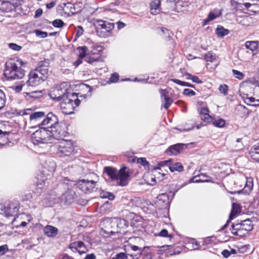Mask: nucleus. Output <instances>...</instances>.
<instances>
[{
	"label": "nucleus",
	"instance_id": "c756f323",
	"mask_svg": "<svg viewBox=\"0 0 259 259\" xmlns=\"http://www.w3.org/2000/svg\"><path fill=\"white\" fill-rule=\"evenodd\" d=\"M78 55L80 59H83L86 56L88 52H89L88 48L86 46L77 48Z\"/></svg>",
	"mask_w": 259,
	"mask_h": 259
},
{
	"label": "nucleus",
	"instance_id": "4c0bfd02",
	"mask_svg": "<svg viewBox=\"0 0 259 259\" xmlns=\"http://www.w3.org/2000/svg\"><path fill=\"white\" fill-rule=\"evenodd\" d=\"M131 248L132 250H133L134 251H136L137 253L135 254H131L130 255L131 256H134L136 257V258H138V257H137V256H140L142 252L143 251V249L141 248H139L136 245H131Z\"/></svg>",
	"mask_w": 259,
	"mask_h": 259
},
{
	"label": "nucleus",
	"instance_id": "680f3d73",
	"mask_svg": "<svg viewBox=\"0 0 259 259\" xmlns=\"http://www.w3.org/2000/svg\"><path fill=\"white\" fill-rule=\"evenodd\" d=\"M116 259H127V256L125 253H124L123 252H120V253H119L116 254Z\"/></svg>",
	"mask_w": 259,
	"mask_h": 259
},
{
	"label": "nucleus",
	"instance_id": "774afa93",
	"mask_svg": "<svg viewBox=\"0 0 259 259\" xmlns=\"http://www.w3.org/2000/svg\"><path fill=\"white\" fill-rule=\"evenodd\" d=\"M96 255L94 253L88 254L84 259H95Z\"/></svg>",
	"mask_w": 259,
	"mask_h": 259
},
{
	"label": "nucleus",
	"instance_id": "cd10ccee",
	"mask_svg": "<svg viewBox=\"0 0 259 259\" xmlns=\"http://www.w3.org/2000/svg\"><path fill=\"white\" fill-rule=\"evenodd\" d=\"M160 2L159 0H155L153 1L150 5L151 7V13L153 15L157 14V10L159 8Z\"/></svg>",
	"mask_w": 259,
	"mask_h": 259
},
{
	"label": "nucleus",
	"instance_id": "7ed1b4c3",
	"mask_svg": "<svg viewBox=\"0 0 259 259\" xmlns=\"http://www.w3.org/2000/svg\"><path fill=\"white\" fill-rule=\"evenodd\" d=\"M25 65V63L21 60H12L7 65L5 75L10 79L22 78L25 75V70L23 68Z\"/></svg>",
	"mask_w": 259,
	"mask_h": 259
},
{
	"label": "nucleus",
	"instance_id": "052dcab7",
	"mask_svg": "<svg viewBox=\"0 0 259 259\" xmlns=\"http://www.w3.org/2000/svg\"><path fill=\"white\" fill-rule=\"evenodd\" d=\"M8 250L7 245L5 244L0 246V255L5 254Z\"/></svg>",
	"mask_w": 259,
	"mask_h": 259
},
{
	"label": "nucleus",
	"instance_id": "f257e3e1",
	"mask_svg": "<svg viewBox=\"0 0 259 259\" xmlns=\"http://www.w3.org/2000/svg\"><path fill=\"white\" fill-rule=\"evenodd\" d=\"M49 67L48 61L40 62L38 66L29 73L26 85L34 87L46 80L49 76Z\"/></svg>",
	"mask_w": 259,
	"mask_h": 259
},
{
	"label": "nucleus",
	"instance_id": "603ef678",
	"mask_svg": "<svg viewBox=\"0 0 259 259\" xmlns=\"http://www.w3.org/2000/svg\"><path fill=\"white\" fill-rule=\"evenodd\" d=\"M61 7L64 11L67 10L68 9L71 10L72 8H74L73 5L70 3H63Z\"/></svg>",
	"mask_w": 259,
	"mask_h": 259
},
{
	"label": "nucleus",
	"instance_id": "72a5a7b5",
	"mask_svg": "<svg viewBox=\"0 0 259 259\" xmlns=\"http://www.w3.org/2000/svg\"><path fill=\"white\" fill-rule=\"evenodd\" d=\"M134 161H136L138 163L141 164L142 165L144 166L145 167L149 166V162L147 161L146 158L144 157H140V158H135L133 159Z\"/></svg>",
	"mask_w": 259,
	"mask_h": 259
},
{
	"label": "nucleus",
	"instance_id": "5701e85b",
	"mask_svg": "<svg viewBox=\"0 0 259 259\" xmlns=\"http://www.w3.org/2000/svg\"><path fill=\"white\" fill-rule=\"evenodd\" d=\"M1 4L0 6V11L4 12H8L11 11L13 9L12 5L6 0H0Z\"/></svg>",
	"mask_w": 259,
	"mask_h": 259
},
{
	"label": "nucleus",
	"instance_id": "de8ad7c7",
	"mask_svg": "<svg viewBox=\"0 0 259 259\" xmlns=\"http://www.w3.org/2000/svg\"><path fill=\"white\" fill-rule=\"evenodd\" d=\"M183 94L186 96L192 97L195 95V92L189 89H185L183 91Z\"/></svg>",
	"mask_w": 259,
	"mask_h": 259
},
{
	"label": "nucleus",
	"instance_id": "423d86ee",
	"mask_svg": "<svg viewBox=\"0 0 259 259\" xmlns=\"http://www.w3.org/2000/svg\"><path fill=\"white\" fill-rule=\"evenodd\" d=\"M77 95L75 93L68 94V96L61 101L60 107L62 112L65 114L73 113L74 109L80 104V100L77 99Z\"/></svg>",
	"mask_w": 259,
	"mask_h": 259
},
{
	"label": "nucleus",
	"instance_id": "dca6fc26",
	"mask_svg": "<svg viewBox=\"0 0 259 259\" xmlns=\"http://www.w3.org/2000/svg\"><path fill=\"white\" fill-rule=\"evenodd\" d=\"M242 180L243 183H245V185L243 189L239 191L238 193H240L242 192L245 194H249L253 188V179L251 178H242Z\"/></svg>",
	"mask_w": 259,
	"mask_h": 259
},
{
	"label": "nucleus",
	"instance_id": "69168bd1",
	"mask_svg": "<svg viewBox=\"0 0 259 259\" xmlns=\"http://www.w3.org/2000/svg\"><path fill=\"white\" fill-rule=\"evenodd\" d=\"M209 109H208V108L202 107V108H201L200 111V116H201L202 115H204L206 114L209 113Z\"/></svg>",
	"mask_w": 259,
	"mask_h": 259
},
{
	"label": "nucleus",
	"instance_id": "393cba45",
	"mask_svg": "<svg viewBox=\"0 0 259 259\" xmlns=\"http://www.w3.org/2000/svg\"><path fill=\"white\" fill-rule=\"evenodd\" d=\"M259 146H253L250 149L249 155L251 158L256 162H259Z\"/></svg>",
	"mask_w": 259,
	"mask_h": 259
},
{
	"label": "nucleus",
	"instance_id": "1a4fd4ad",
	"mask_svg": "<svg viewBox=\"0 0 259 259\" xmlns=\"http://www.w3.org/2000/svg\"><path fill=\"white\" fill-rule=\"evenodd\" d=\"M96 182L93 180H88L82 179L78 181L77 183L74 181H70L67 178L64 180V186L66 185L67 187H72L77 185L79 189L82 192L88 193L93 191L96 186Z\"/></svg>",
	"mask_w": 259,
	"mask_h": 259
},
{
	"label": "nucleus",
	"instance_id": "6e6d98bb",
	"mask_svg": "<svg viewBox=\"0 0 259 259\" xmlns=\"http://www.w3.org/2000/svg\"><path fill=\"white\" fill-rule=\"evenodd\" d=\"M32 112L31 109H25L24 110H21L19 111L18 114L20 115H30V112Z\"/></svg>",
	"mask_w": 259,
	"mask_h": 259
},
{
	"label": "nucleus",
	"instance_id": "bb28decb",
	"mask_svg": "<svg viewBox=\"0 0 259 259\" xmlns=\"http://www.w3.org/2000/svg\"><path fill=\"white\" fill-rule=\"evenodd\" d=\"M215 33L218 36L222 37L228 34L229 31L224 28L223 26L219 25L215 30Z\"/></svg>",
	"mask_w": 259,
	"mask_h": 259
},
{
	"label": "nucleus",
	"instance_id": "864d4df0",
	"mask_svg": "<svg viewBox=\"0 0 259 259\" xmlns=\"http://www.w3.org/2000/svg\"><path fill=\"white\" fill-rule=\"evenodd\" d=\"M201 118L205 122H209L212 121V117L209 114V113L206 114L204 115H202L201 116Z\"/></svg>",
	"mask_w": 259,
	"mask_h": 259
},
{
	"label": "nucleus",
	"instance_id": "c9c22d12",
	"mask_svg": "<svg viewBox=\"0 0 259 259\" xmlns=\"http://www.w3.org/2000/svg\"><path fill=\"white\" fill-rule=\"evenodd\" d=\"M161 31L163 33V35H164V37L166 39H167V40H169L170 38H171V36L172 35V33L171 31L169 30L161 27L160 28Z\"/></svg>",
	"mask_w": 259,
	"mask_h": 259
},
{
	"label": "nucleus",
	"instance_id": "20e7f679",
	"mask_svg": "<svg viewBox=\"0 0 259 259\" xmlns=\"http://www.w3.org/2000/svg\"><path fill=\"white\" fill-rule=\"evenodd\" d=\"M105 171L112 180L117 181V183L121 186H126L128 184L130 177V169L123 166L118 171L110 167H105Z\"/></svg>",
	"mask_w": 259,
	"mask_h": 259
},
{
	"label": "nucleus",
	"instance_id": "aec40b11",
	"mask_svg": "<svg viewBox=\"0 0 259 259\" xmlns=\"http://www.w3.org/2000/svg\"><path fill=\"white\" fill-rule=\"evenodd\" d=\"M221 15V12L220 10L215 9L211 11L209 13L208 17L204 20V25H206L208 22L219 17Z\"/></svg>",
	"mask_w": 259,
	"mask_h": 259
},
{
	"label": "nucleus",
	"instance_id": "58836bf2",
	"mask_svg": "<svg viewBox=\"0 0 259 259\" xmlns=\"http://www.w3.org/2000/svg\"><path fill=\"white\" fill-rule=\"evenodd\" d=\"M6 96L4 92L0 90V110L2 109L5 106Z\"/></svg>",
	"mask_w": 259,
	"mask_h": 259
},
{
	"label": "nucleus",
	"instance_id": "bf43d9fd",
	"mask_svg": "<svg viewBox=\"0 0 259 259\" xmlns=\"http://www.w3.org/2000/svg\"><path fill=\"white\" fill-rule=\"evenodd\" d=\"M9 47L11 49L15 51H20L22 48L21 46L13 43L10 44Z\"/></svg>",
	"mask_w": 259,
	"mask_h": 259
},
{
	"label": "nucleus",
	"instance_id": "c03bdc74",
	"mask_svg": "<svg viewBox=\"0 0 259 259\" xmlns=\"http://www.w3.org/2000/svg\"><path fill=\"white\" fill-rule=\"evenodd\" d=\"M52 24L55 27L61 28L63 26L64 23L61 19H56L52 22Z\"/></svg>",
	"mask_w": 259,
	"mask_h": 259
},
{
	"label": "nucleus",
	"instance_id": "0eeeda50",
	"mask_svg": "<svg viewBox=\"0 0 259 259\" xmlns=\"http://www.w3.org/2000/svg\"><path fill=\"white\" fill-rule=\"evenodd\" d=\"M48 127H40L35 131L31 136L32 143L34 145L51 143V138Z\"/></svg>",
	"mask_w": 259,
	"mask_h": 259
},
{
	"label": "nucleus",
	"instance_id": "49530a36",
	"mask_svg": "<svg viewBox=\"0 0 259 259\" xmlns=\"http://www.w3.org/2000/svg\"><path fill=\"white\" fill-rule=\"evenodd\" d=\"M119 79V75L117 73H113L110 79H109V82L111 83H114L118 81Z\"/></svg>",
	"mask_w": 259,
	"mask_h": 259
},
{
	"label": "nucleus",
	"instance_id": "a19ab883",
	"mask_svg": "<svg viewBox=\"0 0 259 259\" xmlns=\"http://www.w3.org/2000/svg\"><path fill=\"white\" fill-rule=\"evenodd\" d=\"M213 124L216 127H223L225 124V121L222 118H219L214 120Z\"/></svg>",
	"mask_w": 259,
	"mask_h": 259
},
{
	"label": "nucleus",
	"instance_id": "2eb2a0df",
	"mask_svg": "<svg viewBox=\"0 0 259 259\" xmlns=\"http://www.w3.org/2000/svg\"><path fill=\"white\" fill-rule=\"evenodd\" d=\"M231 231L234 235L239 236L240 237H243L246 234V232L243 229L241 222L235 224H232L231 225Z\"/></svg>",
	"mask_w": 259,
	"mask_h": 259
},
{
	"label": "nucleus",
	"instance_id": "7c9ffc66",
	"mask_svg": "<svg viewBox=\"0 0 259 259\" xmlns=\"http://www.w3.org/2000/svg\"><path fill=\"white\" fill-rule=\"evenodd\" d=\"M157 199L160 200H164V205H162L163 207H167L170 202L169 197L166 193L159 194L157 197Z\"/></svg>",
	"mask_w": 259,
	"mask_h": 259
},
{
	"label": "nucleus",
	"instance_id": "5fc2aeb1",
	"mask_svg": "<svg viewBox=\"0 0 259 259\" xmlns=\"http://www.w3.org/2000/svg\"><path fill=\"white\" fill-rule=\"evenodd\" d=\"M99 60L98 58H93L91 57L87 56L85 58L87 62L90 64H93L94 62H97Z\"/></svg>",
	"mask_w": 259,
	"mask_h": 259
},
{
	"label": "nucleus",
	"instance_id": "f03ea898",
	"mask_svg": "<svg viewBox=\"0 0 259 259\" xmlns=\"http://www.w3.org/2000/svg\"><path fill=\"white\" fill-rule=\"evenodd\" d=\"M30 122L33 127H46L51 126L57 122V116L52 112L45 116V113L41 111L30 112Z\"/></svg>",
	"mask_w": 259,
	"mask_h": 259
},
{
	"label": "nucleus",
	"instance_id": "a211bd4d",
	"mask_svg": "<svg viewBox=\"0 0 259 259\" xmlns=\"http://www.w3.org/2000/svg\"><path fill=\"white\" fill-rule=\"evenodd\" d=\"M58 229L54 226L48 225L44 230L45 235L49 237H54L58 234Z\"/></svg>",
	"mask_w": 259,
	"mask_h": 259
},
{
	"label": "nucleus",
	"instance_id": "13d9d810",
	"mask_svg": "<svg viewBox=\"0 0 259 259\" xmlns=\"http://www.w3.org/2000/svg\"><path fill=\"white\" fill-rule=\"evenodd\" d=\"M253 95L256 98H259V83H257V84L254 88Z\"/></svg>",
	"mask_w": 259,
	"mask_h": 259
},
{
	"label": "nucleus",
	"instance_id": "79ce46f5",
	"mask_svg": "<svg viewBox=\"0 0 259 259\" xmlns=\"http://www.w3.org/2000/svg\"><path fill=\"white\" fill-rule=\"evenodd\" d=\"M232 72L235 77L238 78L239 80H241L244 78V76L243 74L237 70L233 69Z\"/></svg>",
	"mask_w": 259,
	"mask_h": 259
},
{
	"label": "nucleus",
	"instance_id": "9d476101",
	"mask_svg": "<svg viewBox=\"0 0 259 259\" xmlns=\"http://www.w3.org/2000/svg\"><path fill=\"white\" fill-rule=\"evenodd\" d=\"M97 35L101 37H108L111 35L114 28V23L102 20H97L95 24Z\"/></svg>",
	"mask_w": 259,
	"mask_h": 259
},
{
	"label": "nucleus",
	"instance_id": "6e6552de",
	"mask_svg": "<svg viewBox=\"0 0 259 259\" xmlns=\"http://www.w3.org/2000/svg\"><path fill=\"white\" fill-rule=\"evenodd\" d=\"M47 127L49 130V133H50V135L51 136V140L52 139L62 140L66 137L67 134V127L65 124L59 122L58 118L56 123Z\"/></svg>",
	"mask_w": 259,
	"mask_h": 259
},
{
	"label": "nucleus",
	"instance_id": "39448f33",
	"mask_svg": "<svg viewBox=\"0 0 259 259\" xmlns=\"http://www.w3.org/2000/svg\"><path fill=\"white\" fill-rule=\"evenodd\" d=\"M71 91L69 83L64 82L53 88L49 93V96L53 100L61 101L68 97V94H72Z\"/></svg>",
	"mask_w": 259,
	"mask_h": 259
},
{
	"label": "nucleus",
	"instance_id": "0e129e2a",
	"mask_svg": "<svg viewBox=\"0 0 259 259\" xmlns=\"http://www.w3.org/2000/svg\"><path fill=\"white\" fill-rule=\"evenodd\" d=\"M50 162V166H49L48 167V170L49 171H54L55 170V168H56V164L54 162V161H49Z\"/></svg>",
	"mask_w": 259,
	"mask_h": 259
},
{
	"label": "nucleus",
	"instance_id": "a878e982",
	"mask_svg": "<svg viewBox=\"0 0 259 259\" xmlns=\"http://www.w3.org/2000/svg\"><path fill=\"white\" fill-rule=\"evenodd\" d=\"M243 229L246 231V234L253 229V225L250 220H245L241 222Z\"/></svg>",
	"mask_w": 259,
	"mask_h": 259
},
{
	"label": "nucleus",
	"instance_id": "338daca9",
	"mask_svg": "<svg viewBox=\"0 0 259 259\" xmlns=\"http://www.w3.org/2000/svg\"><path fill=\"white\" fill-rule=\"evenodd\" d=\"M222 254L224 256V257L227 258L231 255V253L228 250L225 249L222 251Z\"/></svg>",
	"mask_w": 259,
	"mask_h": 259
},
{
	"label": "nucleus",
	"instance_id": "4468645a",
	"mask_svg": "<svg viewBox=\"0 0 259 259\" xmlns=\"http://www.w3.org/2000/svg\"><path fill=\"white\" fill-rule=\"evenodd\" d=\"M169 3H175L176 11L179 12H182L186 10L189 5L188 0H167Z\"/></svg>",
	"mask_w": 259,
	"mask_h": 259
},
{
	"label": "nucleus",
	"instance_id": "f8f14e48",
	"mask_svg": "<svg viewBox=\"0 0 259 259\" xmlns=\"http://www.w3.org/2000/svg\"><path fill=\"white\" fill-rule=\"evenodd\" d=\"M57 153L60 156H69L74 151V147L70 141L63 140L57 146Z\"/></svg>",
	"mask_w": 259,
	"mask_h": 259
},
{
	"label": "nucleus",
	"instance_id": "ea45409f",
	"mask_svg": "<svg viewBox=\"0 0 259 259\" xmlns=\"http://www.w3.org/2000/svg\"><path fill=\"white\" fill-rule=\"evenodd\" d=\"M100 196L102 198H108L109 200H113L114 198V195L110 192H102L100 193Z\"/></svg>",
	"mask_w": 259,
	"mask_h": 259
},
{
	"label": "nucleus",
	"instance_id": "e2e57ef3",
	"mask_svg": "<svg viewBox=\"0 0 259 259\" xmlns=\"http://www.w3.org/2000/svg\"><path fill=\"white\" fill-rule=\"evenodd\" d=\"M255 99V98L252 97H248V96L247 95L245 99V102L247 104L251 105V104L253 103Z\"/></svg>",
	"mask_w": 259,
	"mask_h": 259
},
{
	"label": "nucleus",
	"instance_id": "ddd939ff",
	"mask_svg": "<svg viewBox=\"0 0 259 259\" xmlns=\"http://www.w3.org/2000/svg\"><path fill=\"white\" fill-rule=\"evenodd\" d=\"M75 197V192L68 188L67 190L62 195L61 199L65 203L70 204L74 201Z\"/></svg>",
	"mask_w": 259,
	"mask_h": 259
},
{
	"label": "nucleus",
	"instance_id": "3c124183",
	"mask_svg": "<svg viewBox=\"0 0 259 259\" xmlns=\"http://www.w3.org/2000/svg\"><path fill=\"white\" fill-rule=\"evenodd\" d=\"M199 176H196L193 177L192 179L190 180V183H200V182H209L208 180H201L200 179H197V177Z\"/></svg>",
	"mask_w": 259,
	"mask_h": 259
},
{
	"label": "nucleus",
	"instance_id": "e433bc0d",
	"mask_svg": "<svg viewBox=\"0 0 259 259\" xmlns=\"http://www.w3.org/2000/svg\"><path fill=\"white\" fill-rule=\"evenodd\" d=\"M92 50L89 52L92 54H98L102 51V48L101 46L96 44L93 45Z\"/></svg>",
	"mask_w": 259,
	"mask_h": 259
},
{
	"label": "nucleus",
	"instance_id": "a18cd8bd",
	"mask_svg": "<svg viewBox=\"0 0 259 259\" xmlns=\"http://www.w3.org/2000/svg\"><path fill=\"white\" fill-rule=\"evenodd\" d=\"M34 33L36 36L39 37L40 38H46L48 36V33L46 32L42 31L39 30H35L34 31Z\"/></svg>",
	"mask_w": 259,
	"mask_h": 259
},
{
	"label": "nucleus",
	"instance_id": "b1692460",
	"mask_svg": "<svg viewBox=\"0 0 259 259\" xmlns=\"http://www.w3.org/2000/svg\"><path fill=\"white\" fill-rule=\"evenodd\" d=\"M168 168L171 172H181L184 170V167L183 165L181 164V163L179 162L174 163L172 162V160L171 162H170V164H169Z\"/></svg>",
	"mask_w": 259,
	"mask_h": 259
},
{
	"label": "nucleus",
	"instance_id": "8fccbe9b",
	"mask_svg": "<svg viewBox=\"0 0 259 259\" xmlns=\"http://www.w3.org/2000/svg\"><path fill=\"white\" fill-rule=\"evenodd\" d=\"M219 89L221 93L226 95L227 94L228 87L227 84H222L219 87Z\"/></svg>",
	"mask_w": 259,
	"mask_h": 259
},
{
	"label": "nucleus",
	"instance_id": "f704fd0d",
	"mask_svg": "<svg viewBox=\"0 0 259 259\" xmlns=\"http://www.w3.org/2000/svg\"><path fill=\"white\" fill-rule=\"evenodd\" d=\"M171 162V159L160 161L157 164V166L154 169L155 170H156L157 169H160V167L164 166H167L168 167H169V164H170Z\"/></svg>",
	"mask_w": 259,
	"mask_h": 259
},
{
	"label": "nucleus",
	"instance_id": "09e8293b",
	"mask_svg": "<svg viewBox=\"0 0 259 259\" xmlns=\"http://www.w3.org/2000/svg\"><path fill=\"white\" fill-rule=\"evenodd\" d=\"M205 59L207 62H213L215 59V57L212 55L210 52H208L205 55Z\"/></svg>",
	"mask_w": 259,
	"mask_h": 259
},
{
	"label": "nucleus",
	"instance_id": "f3484780",
	"mask_svg": "<svg viewBox=\"0 0 259 259\" xmlns=\"http://www.w3.org/2000/svg\"><path fill=\"white\" fill-rule=\"evenodd\" d=\"M70 248L77 250L80 254L85 253L88 250L84 243L81 241H77L71 243Z\"/></svg>",
	"mask_w": 259,
	"mask_h": 259
},
{
	"label": "nucleus",
	"instance_id": "473e14b6",
	"mask_svg": "<svg viewBox=\"0 0 259 259\" xmlns=\"http://www.w3.org/2000/svg\"><path fill=\"white\" fill-rule=\"evenodd\" d=\"M27 95L31 98L37 99L42 96L43 93L42 91H32L26 93Z\"/></svg>",
	"mask_w": 259,
	"mask_h": 259
},
{
	"label": "nucleus",
	"instance_id": "4d7b16f0",
	"mask_svg": "<svg viewBox=\"0 0 259 259\" xmlns=\"http://www.w3.org/2000/svg\"><path fill=\"white\" fill-rule=\"evenodd\" d=\"M158 235L161 237H169L171 238L172 236L168 234V232L166 229L162 230L159 233Z\"/></svg>",
	"mask_w": 259,
	"mask_h": 259
},
{
	"label": "nucleus",
	"instance_id": "37998d69",
	"mask_svg": "<svg viewBox=\"0 0 259 259\" xmlns=\"http://www.w3.org/2000/svg\"><path fill=\"white\" fill-rule=\"evenodd\" d=\"M163 99L165 102L163 107L165 109H167L171 105L173 101L171 99V98L168 97H165V98Z\"/></svg>",
	"mask_w": 259,
	"mask_h": 259
},
{
	"label": "nucleus",
	"instance_id": "c85d7f7f",
	"mask_svg": "<svg viewBox=\"0 0 259 259\" xmlns=\"http://www.w3.org/2000/svg\"><path fill=\"white\" fill-rule=\"evenodd\" d=\"M10 133V132H3L0 130V139H3L4 142V143L0 142V146H4L7 144L8 141V137Z\"/></svg>",
	"mask_w": 259,
	"mask_h": 259
},
{
	"label": "nucleus",
	"instance_id": "9b49d317",
	"mask_svg": "<svg viewBox=\"0 0 259 259\" xmlns=\"http://www.w3.org/2000/svg\"><path fill=\"white\" fill-rule=\"evenodd\" d=\"M20 204L17 201H12L8 206L0 205V213L6 217L17 216Z\"/></svg>",
	"mask_w": 259,
	"mask_h": 259
},
{
	"label": "nucleus",
	"instance_id": "6ab92c4d",
	"mask_svg": "<svg viewBox=\"0 0 259 259\" xmlns=\"http://www.w3.org/2000/svg\"><path fill=\"white\" fill-rule=\"evenodd\" d=\"M184 146V144L180 143L171 146L167 149V153L169 152L171 154L176 155L181 152Z\"/></svg>",
	"mask_w": 259,
	"mask_h": 259
},
{
	"label": "nucleus",
	"instance_id": "4be33fe9",
	"mask_svg": "<svg viewBox=\"0 0 259 259\" xmlns=\"http://www.w3.org/2000/svg\"><path fill=\"white\" fill-rule=\"evenodd\" d=\"M241 211V207L240 205V204L236 203H233L232 204V210L231 212V213L230 214L229 217V220H233L235 215L238 213H240Z\"/></svg>",
	"mask_w": 259,
	"mask_h": 259
},
{
	"label": "nucleus",
	"instance_id": "2f4dec72",
	"mask_svg": "<svg viewBox=\"0 0 259 259\" xmlns=\"http://www.w3.org/2000/svg\"><path fill=\"white\" fill-rule=\"evenodd\" d=\"M185 76H186L187 79H190L193 82L197 83H201L202 82V80H201L198 76L193 75L189 73H186Z\"/></svg>",
	"mask_w": 259,
	"mask_h": 259
},
{
	"label": "nucleus",
	"instance_id": "412c9836",
	"mask_svg": "<svg viewBox=\"0 0 259 259\" xmlns=\"http://www.w3.org/2000/svg\"><path fill=\"white\" fill-rule=\"evenodd\" d=\"M258 44L257 41H247L245 42V46L246 49L251 50L253 54L254 55L256 54V52H254L256 51Z\"/></svg>",
	"mask_w": 259,
	"mask_h": 259
}]
</instances>
